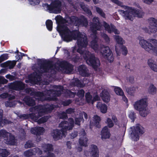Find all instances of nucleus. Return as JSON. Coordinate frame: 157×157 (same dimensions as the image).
I'll return each instance as SVG.
<instances>
[{"label":"nucleus","instance_id":"603ef678","mask_svg":"<svg viewBox=\"0 0 157 157\" xmlns=\"http://www.w3.org/2000/svg\"><path fill=\"white\" fill-rule=\"evenodd\" d=\"M7 82V80L5 79L4 77L0 76V84L6 83Z\"/></svg>","mask_w":157,"mask_h":157},{"label":"nucleus","instance_id":"6e6552de","mask_svg":"<svg viewBox=\"0 0 157 157\" xmlns=\"http://www.w3.org/2000/svg\"><path fill=\"white\" fill-rule=\"evenodd\" d=\"M139 44L146 51L157 55V40L151 39L147 40L141 38L139 40Z\"/></svg>","mask_w":157,"mask_h":157},{"label":"nucleus","instance_id":"37998d69","mask_svg":"<svg viewBox=\"0 0 157 157\" xmlns=\"http://www.w3.org/2000/svg\"><path fill=\"white\" fill-rule=\"evenodd\" d=\"M40 2V0H29V4L33 6L39 5Z\"/></svg>","mask_w":157,"mask_h":157},{"label":"nucleus","instance_id":"f257e3e1","mask_svg":"<svg viewBox=\"0 0 157 157\" xmlns=\"http://www.w3.org/2000/svg\"><path fill=\"white\" fill-rule=\"evenodd\" d=\"M55 19L58 24L57 30L62 38L66 41L69 42L73 40H77V45L73 48V52L76 51L79 53L86 60L89 65L92 66L95 70L100 65L99 59L95 58L93 54L86 51H84L88 44V41L86 34L80 33L78 30L72 31L67 26V24H74L75 26L83 25L86 26L88 25L87 20L83 16L80 19L74 16L63 19L61 16H56Z\"/></svg>","mask_w":157,"mask_h":157},{"label":"nucleus","instance_id":"c756f323","mask_svg":"<svg viewBox=\"0 0 157 157\" xmlns=\"http://www.w3.org/2000/svg\"><path fill=\"white\" fill-rule=\"evenodd\" d=\"M93 122H90V124L91 125H94L96 127H100V125L99 124V122L100 119L99 117L95 115L93 117Z\"/></svg>","mask_w":157,"mask_h":157},{"label":"nucleus","instance_id":"4468645a","mask_svg":"<svg viewBox=\"0 0 157 157\" xmlns=\"http://www.w3.org/2000/svg\"><path fill=\"white\" fill-rule=\"evenodd\" d=\"M0 97L3 98L8 97L9 100L5 103V105L7 107H13L16 104V101L13 100L15 98V96L13 95H10L7 93H4L0 95Z\"/></svg>","mask_w":157,"mask_h":157},{"label":"nucleus","instance_id":"774afa93","mask_svg":"<svg viewBox=\"0 0 157 157\" xmlns=\"http://www.w3.org/2000/svg\"><path fill=\"white\" fill-rule=\"evenodd\" d=\"M115 49L116 53L118 55H119L120 54V52L118 51V50L116 46H115Z\"/></svg>","mask_w":157,"mask_h":157},{"label":"nucleus","instance_id":"7c9ffc66","mask_svg":"<svg viewBox=\"0 0 157 157\" xmlns=\"http://www.w3.org/2000/svg\"><path fill=\"white\" fill-rule=\"evenodd\" d=\"M27 105L29 106H33L35 105V101L32 98L27 97L23 99Z\"/></svg>","mask_w":157,"mask_h":157},{"label":"nucleus","instance_id":"4c0bfd02","mask_svg":"<svg viewBox=\"0 0 157 157\" xmlns=\"http://www.w3.org/2000/svg\"><path fill=\"white\" fill-rule=\"evenodd\" d=\"M80 7L82 9L86 12L89 15H92L91 12L88 9V7L86 6L83 3H82L80 4Z\"/></svg>","mask_w":157,"mask_h":157},{"label":"nucleus","instance_id":"09e8293b","mask_svg":"<svg viewBox=\"0 0 157 157\" xmlns=\"http://www.w3.org/2000/svg\"><path fill=\"white\" fill-rule=\"evenodd\" d=\"M65 94L66 96H69L70 97H73L75 95L74 93L71 92L69 90L66 91Z\"/></svg>","mask_w":157,"mask_h":157},{"label":"nucleus","instance_id":"c85d7f7f","mask_svg":"<svg viewBox=\"0 0 157 157\" xmlns=\"http://www.w3.org/2000/svg\"><path fill=\"white\" fill-rule=\"evenodd\" d=\"M148 93L151 95H155L157 93V88L155 86L152 84H150L147 89Z\"/></svg>","mask_w":157,"mask_h":157},{"label":"nucleus","instance_id":"412c9836","mask_svg":"<svg viewBox=\"0 0 157 157\" xmlns=\"http://www.w3.org/2000/svg\"><path fill=\"white\" fill-rule=\"evenodd\" d=\"M44 129L43 127H36L32 128L31 132L32 134L36 135H41L44 133Z\"/></svg>","mask_w":157,"mask_h":157},{"label":"nucleus","instance_id":"aec40b11","mask_svg":"<svg viewBox=\"0 0 157 157\" xmlns=\"http://www.w3.org/2000/svg\"><path fill=\"white\" fill-rule=\"evenodd\" d=\"M99 152L98 148L95 145L92 144L89 147V151L85 150L84 151V154L86 156H90V154Z\"/></svg>","mask_w":157,"mask_h":157},{"label":"nucleus","instance_id":"f704fd0d","mask_svg":"<svg viewBox=\"0 0 157 157\" xmlns=\"http://www.w3.org/2000/svg\"><path fill=\"white\" fill-rule=\"evenodd\" d=\"M114 38L115 39L117 43L118 44H122L124 43V41L122 38L118 35L114 36Z\"/></svg>","mask_w":157,"mask_h":157},{"label":"nucleus","instance_id":"6ab92c4d","mask_svg":"<svg viewBox=\"0 0 157 157\" xmlns=\"http://www.w3.org/2000/svg\"><path fill=\"white\" fill-rule=\"evenodd\" d=\"M101 139L102 140L110 138V130L107 126H105L103 128L101 132Z\"/></svg>","mask_w":157,"mask_h":157},{"label":"nucleus","instance_id":"4be33fe9","mask_svg":"<svg viewBox=\"0 0 157 157\" xmlns=\"http://www.w3.org/2000/svg\"><path fill=\"white\" fill-rule=\"evenodd\" d=\"M78 70L80 75L83 76H88L89 75L88 70L84 65L79 66L78 68Z\"/></svg>","mask_w":157,"mask_h":157},{"label":"nucleus","instance_id":"2eb2a0df","mask_svg":"<svg viewBox=\"0 0 157 157\" xmlns=\"http://www.w3.org/2000/svg\"><path fill=\"white\" fill-rule=\"evenodd\" d=\"M81 132L80 133L79 144L81 146L86 147L88 145V139L86 137L85 131L83 129H82Z\"/></svg>","mask_w":157,"mask_h":157},{"label":"nucleus","instance_id":"3c124183","mask_svg":"<svg viewBox=\"0 0 157 157\" xmlns=\"http://www.w3.org/2000/svg\"><path fill=\"white\" fill-rule=\"evenodd\" d=\"M129 117L132 120V121H133L135 118V116L134 113L132 112H130L129 114Z\"/></svg>","mask_w":157,"mask_h":157},{"label":"nucleus","instance_id":"9b49d317","mask_svg":"<svg viewBox=\"0 0 157 157\" xmlns=\"http://www.w3.org/2000/svg\"><path fill=\"white\" fill-rule=\"evenodd\" d=\"M132 132L131 137L132 139L134 141H137L140 137L144 132V128L139 124H137L131 128Z\"/></svg>","mask_w":157,"mask_h":157},{"label":"nucleus","instance_id":"052dcab7","mask_svg":"<svg viewBox=\"0 0 157 157\" xmlns=\"http://www.w3.org/2000/svg\"><path fill=\"white\" fill-rule=\"evenodd\" d=\"M93 99L94 102L96 101H98L100 99V98L97 95L95 94V96L94 97Z\"/></svg>","mask_w":157,"mask_h":157},{"label":"nucleus","instance_id":"c9c22d12","mask_svg":"<svg viewBox=\"0 0 157 157\" xmlns=\"http://www.w3.org/2000/svg\"><path fill=\"white\" fill-rule=\"evenodd\" d=\"M85 97L86 100L88 103H91L92 104H93V99L90 93H86L85 95Z\"/></svg>","mask_w":157,"mask_h":157},{"label":"nucleus","instance_id":"ea45409f","mask_svg":"<svg viewBox=\"0 0 157 157\" xmlns=\"http://www.w3.org/2000/svg\"><path fill=\"white\" fill-rule=\"evenodd\" d=\"M47 29L49 31H51L52 28V22L51 20H48L46 22Z\"/></svg>","mask_w":157,"mask_h":157},{"label":"nucleus","instance_id":"338daca9","mask_svg":"<svg viewBox=\"0 0 157 157\" xmlns=\"http://www.w3.org/2000/svg\"><path fill=\"white\" fill-rule=\"evenodd\" d=\"M82 150V147H78L77 148V150L78 151H81Z\"/></svg>","mask_w":157,"mask_h":157},{"label":"nucleus","instance_id":"e433bc0d","mask_svg":"<svg viewBox=\"0 0 157 157\" xmlns=\"http://www.w3.org/2000/svg\"><path fill=\"white\" fill-rule=\"evenodd\" d=\"M9 154V152L6 149H0V157H6Z\"/></svg>","mask_w":157,"mask_h":157},{"label":"nucleus","instance_id":"a19ab883","mask_svg":"<svg viewBox=\"0 0 157 157\" xmlns=\"http://www.w3.org/2000/svg\"><path fill=\"white\" fill-rule=\"evenodd\" d=\"M105 123L107 125V126L109 128H111L114 126V124L113 121L109 118L107 119Z\"/></svg>","mask_w":157,"mask_h":157},{"label":"nucleus","instance_id":"dca6fc26","mask_svg":"<svg viewBox=\"0 0 157 157\" xmlns=\"http://www.w3.org/2000/svg\"><path fill=\"white\" fill-rule=\"evenodd\" d=\"M10 89L15 90H23L25 87V85L20 82H15L11 83L9 85Z\"/></svg>","mask_w":157,"mask_h":157},{"label":"nucleus","instance_id":"b1692460","mask_svg":"<svg viewBox=\"0 0 157 157\" xmlns=\"http://www.w3.org/2000/svg\"><path fill=\"white\" fill-rule=\"evenodd\" d=\"M97 108L100 110L101 112L102 113H105L107 110V106L104 104H102L100 102H98L96 105Z\"/></svg>","mask_w":157,"mask_h":157},{"label":"nucleus","instance_id":"f8f14e48","mask_svg":"<svg viewBox=\"0 0 157 157\" xmlns=\"http://www.w3.org/2000/svg\"><path fill=\"white\" fill-rule=\"evenodd\" d=\"M2 139L6 141L5 142L7 144L15 145L17 143V140L14 137L4 130H0V140Z\"/></svg>","mask_w":157,"mask_h":157},{"label":"nucleus","instance_id":"bb28decb","mask_svg":"<svg viewBox=\"0 0 157 157\" xmlns=\"http://www.w3.org/2000/svg\"><path fill=\"white\" fill-rule=\"evenodd\" d=\"M72 85L74 86H76L77 87H83L85 86L86 84V82L85 80H84L82 81V83L78 79L75 78L72 81Z\"/></svg>","mask_w":157,"mask_h":157},{"label":"nucleus","instance_id":"0eeeda50","mask_svg":"<svg viewBox=\"0 0 157 157\" xmlns=\"http://www.w3.org/2000/svg\"><path fill=\"white\" fill-rule=\"evenodd\" d=\"M74 123L72 118H69L68 121H63L59 124V127L61 128V131L56 129L53 131L52 135L56 140H57L67 134V131L71 130L74 126Z\"/></svg>","mask_w":157,"mask_h":157},{"label":"nucleus","instance_id":"72a5a7b5","mask_svg":"<svg viewBox=\"0 0 157 157\" xmlns=\"http://www.w3.org/2000/svg\"><path fill=\"white\" fill-rule=\"evenodd\" d=\"M66 2H67V3L65 5V6L66 7H67L68 5L67 4H70L71 6L73 7V8L76 9V10H78V8L79 7V4L78 3V2L76 3H72L71 2V0H65Z\"/></svg>","mask_w":157,"mask_h":157},{"label":"nucleus","instance_id":"de8ad7c7","mask_svg":"<svg viewBox=\"0 0 157 157\" xmlns=\"http://www.w3.org/2000/svg\"><path fill=\"white\" fill-rule=\"evenodd\" d=\"M101 36L105 40L106 43H109L110 41L109 38L107 35L105 33H102L101 34Z\"/></svg>","mask_w":157,"mask_h":157},{"label":"nucleus","instance_id":"e2e57ef3","mask_svg":"<svg viewBox=\"0 0 157 157\" xmlns=\"http://www.w3.org/2000/svg\"><path fill=\"white\" fill-rule=\"evenodd\" d=\"M67 147L69 149H71V143L70 141H68L67 143Z\"/></svg>","mask_w":157,"mask_h":157},{"label":"nucleus","instance_id":"4d7b16f0","mask_svg":"<svg viewBox=\"0 0 157 157\" xmlns=\"http://www.w3.org/2000/svg\"><path fill=\"white\" fill-rule=\"evenodd\" d=\"M112 119L113 121H114V123H115V124H118V121L117 119V118L115 116L113 115L112 117Z\"/></svg>","mask_w":157,"mask_h":157},{"label":"nucleus","instance_id":"680f3d73","mask_svg":"<svg viewBox=\"0 0 157 157\" xmlns=\"http://www.w3.org/2000/svg\"><path fill=\"white\" fill-rule=\"evenodd\" d=\"M122 96V99L126 103H127L128 102V99L123 94L122 95H121Z\"/></svg>","mask_w":157,"mask_h":157},{"label":"nucleus","instance_id":"5fc2aeb1","mask_svg":"<svg viewBox=\"0 0 157 157\" xmlns=\"http://www.w3.org/2000/svg\"><path fill=\"white\" fill-rule=\"evenodd\" d=\"M143 2L147 4H151L153 1L154 0H142Z\"/></svg>","mask_w":157,"mask_h":157},{"label":"nucleus","instance_id":"a211bd4d","mask_svg":"<svg viewBox=\"0 0 157 157\" xmlns=\"http://www.w3.org/2000/svg\"><path fill=\"white\" fill-rule=\"evenodd\" d=\"M42 153V151L39 148H36L25 151L24 155L26 157H29L36 154L40 155Z\"/></svg>","mask_w":157,"mask_h":157},{"label":"nucleus","instance_id":"8fccbe9b","mask_svg":"<svg viewBox=\"0 0 157 157\" xmlns=\"http://www.w3.org/2000/svg\"><path fill=\"white\" fill-rule=\"evenodd\" d=\"M84 91L82 90H78L77 93V95L79 98L84 97Z\"/></svg>","mask_w":157,"mask_h":157},{"label":"nucleus","instance_id":"0e129e2a","mask_svg":"<svg viewBox=\"0 0 157 157\" xmlns=\"http://www.w3.org/2000/svg\"><path fill=\"white\" fill-rule=\"evenodd\" d=\"M6 78L9 79L10 80H12L13 78V76L10 75H6Z\"/></svg>","mask_w":157,"mask_h":157},{"label":"nucleus","instance_id":"a878e982","mask_svg":"<svg viewBox=\"0 0 157 157\" xmlns=\"http://www.w3.org/2000/svg\"><path fill=\"white\" fill-rule=\"evenodd\" d=\"M16 64L15 61H8L5 63H2L0 66L2 67H8L11 69L13 68Z\"/></svg>","mask_w":157,"mask_h":157},{"label":"nucleus","instance_id":"7ed1b4c3","mask_svg":"<svg viewBox=\"0 0 157 157\" xmlns=\"http://www.w3.org/2000/svg\"><path fill=\"white\" fill-rule=\"evenodd\" d=\"M57 67L54 69V66L50 63H46L42 65L40 68V71H35L31 74L29 80H26V83L30 82L31 84H39L40 85L41 79L40 75L41 73L43 72H50L54 73L56 70L61 71L63 72L66 73H72L73 70V67L71 64L66 62L62 61L59 63Z\"/></svg>","mask_w":157,"mask_h":157},{"label":"nucleus","instance_id":"13d9d810","mask_svg":"<svg viewBox=\"0 0 157 157\" xmlns=\"http://www.w3.org/2000/svg\"><path fill=\"white\" fill-rule=\"evenodd\" d=\"M71 102V101L70 100H68L65 101L63 103V105L67 106Z\"/></svg>","mask_w":157,"mask_h":157},{"label":"nucleus","instance_id":"1a4fd4ad","mask_svg":"<svg viewBox=\"0 0 157 157\" xmlns=\"http://www.w3.org/2000/svg\"><path fill=\"white\" fill-rule=\"evenodd\" d=\"M148 105L147 98H144L136 101L133 106L135 109L139 111L141 116L145 117L150 113V110L147 107Z\"/></svg>","mask_w":157,"mask_h":157},{"label":"nucleus","instance_id":"39448f33","mask_svg":"<svg viewBox=\"0 0 157 157\" xmlns=\"http://www.w3.org/2000/svg\"><path fill=\"white\" fill-rule=\"evenodd\" d=\"M55 88L56 90L54 91L51 90H46L44 92V93L39 92H30L32 91L31 88H28L26 92L32 95H33L35 98L39 101L55 100H56V98H52V96H59L61 94V91L64 92L65 91V90L63 89V87L61 86H55Z\"/></svg>","mask_w":157,"mask_h":157},{"label":"nucleus","instance_id":"9d476101","mask_svg":"<svg viewBox=\"0 0 157 157\" xmlns=\"http://www.w3.org/2000/svg\"><path fill=\"white\" fill-rule=\"evenodd\" d=\"M43 6L45 10L50 13H58L62 10L61 2L59 0H52L50 5L45 3L44 4Z\"/></svg>","mask_w":157,"mask_h":157},{"label":"nucleus","instance_id":"5701e85b","mask_svg":"<svg viewBox=\"0 0 157 157\" xmlns=\"http://www.w3.org/2000/svg\"><path fill=\"white\" fill-rule=\"evenodd\" d=\"M100 96L104 102H108L110 101V95L106 90H104L102 91Z\"/></svg>","mask_w":157,"mask_h":157},{"label":"nucleus","instance_id":"f3484780","mask_svg":"<svg viewBox=\"0 0 157 157\" xmlns=\"http://www.w3.org/2000/svg\"><path fill=\"white\" fill-rule=\"evenodd\" d=\"M102 24L105 28V30L109 33H111L113 32L115 34H119V31L113 25H109L105 22H103Z\"/></svg>","mask_w":157,"mask_h":157},{"label":"nucleus","instance_id":"393cba45","mask_svg":"<svg viewBox=\"0 0 157 157\" xmlns=\"http://www.w3.org/2000/svg\"><path fill=\"white\" fill-rule=\"evenodd\" d=\"M148 65L154 71L157 72V65L155 63V61L152 59H149L147 61Z\"/></svg>","mask_w":157,"mask_h":157},{"label":"nucleus","instance_id":"20e7f679","mask_svg":"<svg viewBox=\"0 0 157 157\" xmlns=\"http://www.w3.org/2000/svg\"><path fill=\"white\" fill-rule=\"evenodd\" d=\"M53 109L52 106L48 104L44 106L40 105L30 108V111L32 113L28 115L24 114L22 116L25 119L30 118L38 124H41L46 122L48 118V117L44 116L39 119V117L37 115H38L39 116H41L43 114L51 112Z\"/></svg>","mask_w":157,"mask_h":157},{"label":"nucleus","instance_id":"79ce46f5","mask_svg":"<svg viewBox=\"0 0 157 157\" xmlns=\"http://www.w3.org/2000/svg\"><path fill=\"white\" fill-rule=\"evenodd\" d=\"M136 88L134 87H132L128 88L127 90V91L128 94L131 95H133L135 92Z\"/></svg>","mask_w":157,"mask_h":157},{"label":"nucleus","instance_id":"69168bd1","mask_svg":"<svg viewBox=\"0 0 157 157\" xmlns=\"http://www.w3.org/2000/svg\"><path fill=\"white\" fill-rule=\"evenodd\" d=\"M19 53H20L21 56V57H19L20 59L21 58H22V56H27V55H26V54L21 53V52H20Z\"/></svg>","mask_w":157,"mask_h":157},{"label":"nucleus","instance_id":"bf43d9fd","mask_svg":"<svg viewBox=\"0 0 157 157\" xmlns=\"http://www.w3.org/2000/svg\"><path fill=\"white\" fill-rule=\"evenodd\" d=\"M1 56L4 60H6L8 59V56L7 54H3Z\"/></svg>","mask_w":157,"mask_h":157},{"label":"nucleus","instance_id":"cd10ccee","mask_svg":"<svg viewBox=\"0 0 157 157\" xmlns=\"http://www.w3.org/2000/svg\"><path fill=\"white\" fill-rule=\"evenodd\" d=\"M80 115L82 117L79 118H76L75 119V123L76 124H77L78 125H80V123L81 121H83V118L82 116H84V118L87 119V115L86 113L85 112L81 113H80Z\"/></svg>","mask_w":157,"mask_h":157},{"label":"nucleus","instance_id":"a18cd8bd","mask_svg":"<svg viewBox=\"0 0 157 157\" xmlns=\"http://www.w3.org/2000/svg\"><path fill=\"white\" fill-rule=\"evenodd\" d=\"M35 144L33 143L31 141H28L25 144V148H28L34 146Z\"/></svg>","mask_w":157,"mask_h":157},{"label":"nucleus","instance_id":"ddd939ff","mask_svg":"<svg viewBox=\"0 0 157 157\" xmlns=\"http://www.w3.org/2000/svg\"><path fill=\"white\" fill-rule=\"evenodd\" d=\"M149 26L146 28L144 30L149 34L155 33L157 31L156 27H157V20L154 18H150L148 19Z\"/></svg>","mask_w":157,"mask_h":157},{"label":"nucleus","instance_id":"f03ea898","mask_svg":"<svg viewBox=\"0 0 157 157\" xmlns=\"http://www.w3.org/2000/svg\"><path fill=\"white\" fill-rule=\"evenodd\" d=\"M101 28L98 18L94 17L90 27V31L92 33L91 37L93 39L90 43V46L96 52L100 53L105 59L109 62H112L113 61L114 57L109 48L101 45L99 47L97 43V31L101 30Z\"/></svg>","mask_w":157,"mask_h":157},{"label":"nucleus","instance_id":"58836bf2","mask_svg":"<svg viewBox=\"0 0 157 157\" xmlns=\"http://www.w3.org/2000/svg\"><path fill=\"white\" fill-rule=\"evenodd\" d=\"M114 90L116 94L117 95L121 96L124 94V92L123 90L119 87H115L114 88Z\"/></svg>","mask_w":157,"mask_h":157},{"label":"nucleus","instance_id":"6e6d98bb","mask_svg":"<svg viewBox=\"0 0 157 157\" xmlns=\"http://www.w3.org/2000/svg\"><path fill=\"white\" fill-rule=\"evenodd\" d=\"M99 152L92 153L90 154V157H99Z\"/></svg>","mask_w":157,"mask_h":157},{"label":"nucleus","instance_id":"49530a36","mask_svg":"<svg viewBox=\"0 0 157 157\" xmlns=\"http://www.w3.org/2000/svg\"><path fill=\"white\" fill-rule=\"evenodd\" d=\"M121 51L123 55H126L128 52V51L126 48L124 46H122L121 48Z\"/></svg>","mask_w":157,"mask_h":157},{"label":"nucleus","instance_id":"473e14b6","mask_svg":"<svg viewBox=\"0 0 157 157\" xmlns=\"http://www.w3.org/2000/svg\"><path fill=\"white\" fill-rule=\"evenodd\" d=\"M74 112V109L69 108L66 110V113L63 112L60 117L61 118H66L67 117V114H70Z\"/></svg>","mask_w":157,"mask_h":157},{"label":"nucleus","instance_id":"423d86ee","mask_svg":"<svg viewBox=\"0 0 157 157\" xmlns=\"http://www.w3.org/2000/svg\"><path fill=\"white\" fill-rule=\"evenodd\" d=\"M113 3L120 6L124 10H118V12L125 19L133 20L135 17H142L144 15L143 12L138 10L132 7L123 5V3L118 0H111Z\"/></svg>","mask_w":157,"mask_h":157},{"label":"nucleus","instance_id":"c03bdc74","mask_svg":"<svg viewBox=\"0 0 157 157\" xmlns=\"http://www.w3.org/2000/svg\"><path fill=\"white\" fill-rule=\"evenodd\" d=\"M96 10L97 12L101 16L103 17H105V14L102 11V10L98 7H96Z\"/></svg>","mask_w":157,"mask_h":157},{"label":"nucleus","instance_id":"2f4dec72","mask_svg":"<svg viewBox=\"0 0 157 157\" xmlns=\"http://www.w3.org/2000/svg\"><path fill=\"white\" fill-rule=\"evenodd\" d=\"M3 110L0 109V126H3L4 125L6 124H9L10 121L7 120L6 119H2V116Z\"/></svg>","mask_w":157,"mask_h":157},{"label":"nucleus","instance_id":"864d4df0","mask_svg":"<svg viewBox=\"0 0 157 157\" xmlns=\"http://www.w3.org/2000/svg\"><path fill=\"white\" fill-rule=\"evenodd\" d=\"M78 135V133L77 132L74 131L71 134V138H74L76 137Z\"/></svg>","mask_w":157,"mask_h":157}]
</instances>
